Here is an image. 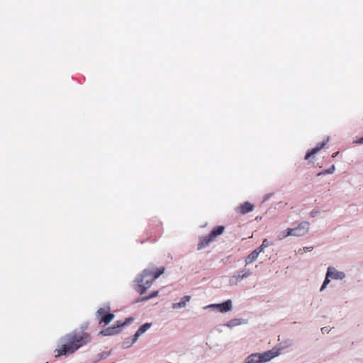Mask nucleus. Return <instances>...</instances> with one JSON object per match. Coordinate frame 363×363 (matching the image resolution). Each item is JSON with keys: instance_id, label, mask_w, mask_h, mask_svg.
Returning a JSON list of instances; mask_svg holds the SVG:
<instances>
[{"instance_id": "3", "label": "nucleus", "mask_w": 363, "mask_h": 363, "mask_svg": "<svg viewBox=\"0 0 363 363\" xmlns=\"http://www.w3.org/2000/svg\"><path fill=\"white\" fill-rule=\"evenodd\" d=\"M280 354L279 350L273 348L263 353H253L245 359V363H265Z\"/></svg>"}, {"instance_id": "10", "label": "nucleus", "mask_w": 363, "mask_h": 363, "mask_svg": "<svg viewBox=\"0 0 363 363\" xmlns=\"http://www.w3.org/2000/svg\"><path fill=\"white\" fill-rule=\"evenodd\" d=\"M310 228V223L308 221H302L296 225V237L304 236L308 233Z\"/></svg>"}, {"instance_id": "15", "label": "nucleus", "mask_w": 363, "mask_h": 363, "mask_svg": "<svg viewBox=\"0 0 363 363\" xmlns=\"http://www.w3.org/2000/svg\"><path fill=\"white\" fill-rule=\"evenodd\" d=\"M191 300L190 296H184L180 302L174 303L172 304V308L177 309L181 308H184L186 305V303Z\"/></svg>"}, {"instance_id": "26", "label": "nucleus", "mask_w": 363, "mask_h": 363, "mask_svg": "<svg viewBox=\"0 0 363 363\" xmlns=\"http://www.w3.org/2000/svg\"><path fill=\"white\" fill-rule=\"evenodd\" d=\"M337 154H338V152H336L333 154L332 157H335L337 155Z\"/></svg>"}, {"instance_id": "6", "label": "nucleus", "mask_w": 363, "mask_h": 363, "mask_svg": "<svg viewBox=\"0 0 363 363\" xmlns=\"http://www.w3.org/2000/svg\"><path fill=\"white\" fill-rule=\"evenodd\" d=\"M133 320V318H126V320L124 322L118 320L113 326L108 327V328H106L105 330L101 331L100 333L104 336H110V335H113L118 334L120 333V331H121L120 328L121 327L129 324Z\"/></svg>"}, {"instance_id": "20", "label": "nucleus", "mask_w": 363, "mask_h": 363, "mask_svg": "<svg viewBox=\"0 0 363 363\" xmlns=\"http://www.w3.org/2000/svg\"><path fill=\"white\" fill-rule=\"evenodd\" d=\"M330 277H328V272H326L325 278L323 283L320 289V291H323L326 288L328 284L330 282Z\"/></svg>"}, {"instance_id": "12", "label": "nucleus", "mask_w": 363, "mask_h": 363, "mask_svg": "<svg viewBox=\"0 0 363 363\" xmlns=\"http://www.w3.org/2000/svg\"><path fill=\"white\" fill-rule=\"evenodd\" d=\"M329 138H327L325 141H323L321 143H319L317 144L316 147L311 149L310 151H308L306 156L305 159L308 160L311 155L316 154L318 151H320L328 142Z\"/></svg>"}, {"instance_id": "7", "label": "nucleus", "mask_w": 363, "mask_h": 363, "mask_svg": "<svg viewBox=\"0 0 363 363\" xmlns=\"http://www.w3.org/2000/svg\"><path fill=\"white\" fill-rule=\"evenodd\" d=\"M251 274L250 269H244L239 272L238 274L231 276L229 279V284L231 286L236 285L240 280L247 278Z\"/></svg>"}, {"instance_id": "22", "label": "nucleus", "mask_w": 363, "mask_h": 363, "mask_svg": "<svg viewBox=\"0 0 363 363\" xmlns=\"http://www.w3.org/2000/svg\"><path fill=\"white\" fill-rule=\"evenodd\" d=\"M313 247H305L303 249H299L298 252L300 254H303V252H311L313 250Z\"/></svg>"}, {"instance_id": "5", "label": "nucleus", "mask_w": 363, "mask_h": 363, "mask_svg": "<svg viewBox=\"0 0 363 363\" xmlns=\"http://www.w3.org/2000/svg\"><path fill=\"white\" fill-rule=\"evenodd\" d=\"M96 318L99 324L104 323L107 325L114 318V315L110 313V308H100L96 313Z\"/></svg>"}, {"instance_id": "25", "label": "nucleus", "mask_w": 363, "mask_h": 363, "mask_svg": "<svg viewBox=\"0 0 363 363\" xmlns=\"http://www.w3.org/2000/svg\"><path fill=\"white\" fill-rule=\"evenodd\" d=\"M326 330H328L327 327H323V328H321V331H322V333H324V332H325V331H326Z\"/></svg>"}, {"instance_id": "21", "label": "nucleus", "mask_w": 363, "mask_h": 363, "mask_svg": "<svg viewBox=\"0 0 363 363\" xmlns=\"http://www.w3.org/2000/svg\"><path fill=\"white\" fill-rule=\"evenodd\" d=\"M269 245H270V244H269V242H268V240H267V239H264V240L262 241V245H261L259 247H258L257 249H260V248H261V250H260V252H262L264 250V249L265 247H268V246H269Z\"/></svg>"}, {"instance_id": "18", "label": "nucleus", "mask_w": 363, "mask_h": 363, "mask_svg": "<svg viewBox=\"0 0 363 363\" xmlns=\"http://www.w3.org/2000/svg\"><path fill=\"white\" fill-rule=\"evenodd\" d=\"M294 231V229L292 228H288L286 230V232L284 231V232H281L279 235V240H281V239H284L286 237L289 236V235H292V232Z\"/></svg>"}, {"instance_id": "1", "label": "nucleus", "mask_w": 363, "mask_h": 363, "mask_svg": "<svg viewBox=\"0 0 363 363\" xmlns=\"http://www.w3.org/2000/svg\"><path fill=\"white\" fill-rule=\"evenodd\" d=\"M91 341V335L84 330H74L66 334L60 339V345L54 351L55 357H58L73 354Z\"/></svg>"}, {"instance_id": "17", "label": "nucleus", "mask_w": 363, "mask_h": 363, "mask_svg": "<svg viewBox=\"0 0 363 363\" xmlns=\"http://www.w3.org/2000/svg\"><path fill=\"white\" fill-rule=\"evenodd\" d=\"M242 323V321L241 319H240V318H235V319H233V320H230V321H228V323L226 324V325L228 327L232 328V327H235V326L239 325Z\"/></svg>"}, {"instance_id": "8", "label": "nucleus", "mask_w": 363, "mask_h": 363, "mask_svg": "<svg viewBox=\"0 0 363 363\" xmlns=\"http://www.w3.org/2000/svg\"><path fill=\"white\" fill-rule=\"evenodd\" d=\"M328 277L335 280H342L345 278V273L341 271L337 270L333 267H328L327 269Z\"/></svg>"}, {"instance_id": "2", "label": "nucleus", "mask_w": 363, "mask_h": 363, "mask_svg": "<svg viewBox=\"0 0 363 363\" xmlns=\"http://www.w3.org/2000/svg\"><path fill=\"white\" fill-rule=\"evenodd\" d=\"M164 267L155 268L152 270L149 269H144L137 278L138 283L136 291L140 294H143L149 289L154 281L164 272Z\"/></svg>"}, {"instance_id": "11", "label": "nucleus", "mask_w": 363, "mask_h": 363, "mask_svg": "<svg viewBox=\"0 0 363 363\" xmlns=\"http://www.w3.org/2000/svg\"><path fill=\"white\" fill-rule=\"evenodd\" d=\"M253 209L254 205L248 201H246L237 207L235 211L237 213L244 215L252 211Z\"/></svg>"}, {"instance_id": "14", "label": "nucleus", "mask_w": 363, "mask_h": 363, "mask_svg": "<svg viewBox=\"0 0 363 363\" xmlns=\"http://www.w3.org/2000/svg\"><path fill=\"white\" fill-rule=\"evenodd\" d=\"M260 250H261V248H260V249H255V250H253V251H252V252H251V253H250V255H249L245 258V264H250V263H252V262L255 261V260L257 259V257H258V256H259V253H261V252H260Z\"/></svg>"}, {"instance_id": "9", "label": "nucleus", "mask_w": 363, "mask_h": 363, "mask_svg": "<svg viewBox=\"0 0 363 363\" xmlns=\"http://www.w3.org/2000/svg\"><path fill=\"white\" fill-rule=\"evenodd\" d=\"M208 308H216L221 313L228 312L232 310V301L231 300H227L222 303L218 304H211Z\"/></svg>"}, {"instance_id": "23", "label": "nucleus", "mask_w": 363, "mask_h": 363, "mask_svg": "<svg viewBox=\"0 0 363 363\" xmlns=\"http://www.w3.org/2000/svg\"><path fill=\"white\" fill-rule=\"evenodd\" d=\"M318 211H312L311 212V216L312 218H314V217H315V216L318 215Z\"/></svg>"}, {"instance_id": "19", "label": "nucleus", "mask_w": 363, "mask_h": 363, "mask_svg": "<svg viewBox=\"0 0 363 363\" xmlns=\"http://www.w3.org/2000/svg\"><path fill=\"white\" fill-rule=\"evenodd\" d=\"M158 295V291H153L150 294H149L148 296H143L140 298V301H147L150 298H154V297H156Z\"/></svg>"}, {"instance_id": "13", "label": "nucleus", "mask_w": 363, "mask_h": 363, "mask_svg": "<svg viewBox=\"0 0 363 363\" xmlns=\"http://www.w3.org/2000/svg\"><path fill=\"white\" fill-rule=\"evenodd\" d=\"M151 325H152L151 323H146L143 324V325H141L138 328V330L136 331L135 334L134 335L133 341L135 342L142 334H143L145 332H146L150 328Z\"/></svg>"}, {"instance_id": "24", "label": "nucleus", "mask_w": 363, "mask_h": 363, "mask_svg": "<svg viewBox=\"0 0 363 363\" xmlns=\"http://www.w3.org/2000/svg\"><path fill=\"white\" fill-rule=\"evenodd\" d=\"M358 144H363V136L356 141Z\"/></svg>"}, {"instance_id": "16", "label": "nucleus", "mask_w": 363, "mask_h": 363, "mask_svg": "<svg viewBox=\"0 0 363 363\" xmlns=\"http://www.w3.org/2000/svg\"><path fill=\"white\" fill-rule=\"evenodd\" d=\"M335 171V166L333 164L330 168L325 169L323 171H321L317 174L318 177L323 176L325 174H333Z\"/></svg>"}, {"instance_id": "4", "label": "nucleus", "mask_w": 363, "mask_h": 363, "mask_svg": "<svg viewBox=\"0 0 363 363\" xmlns=\"http://www.w3.org/2000/svg\"><path fill=\"white\" fill-rule=\"evenodd\" d=\"M224 229V227L222 225L217 226L212 230L208 235L202 237L198 245V250H201L208 246L217 236L223 233Z\"/></svg>"}]
</instances>
